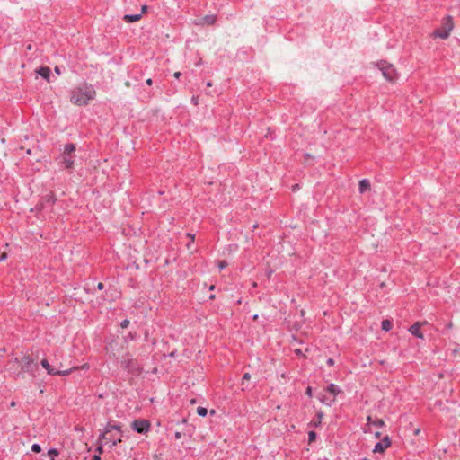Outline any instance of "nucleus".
I'll return each mask as SVG.
<instances>
[{"mask_svg": "<svg viewBox=\"0 0 460 460\" xmlns=\"http://www.w3.org/2000/svg\"><path fill=\"white\" fill-rule=\"evenodd\" d=\"M15 360L19 363L21 367V372L17 375L18 376H22V373L24 372L35 376V372L38 370V365L34 363L33 359L30 356H23L20 360L16 358Z\"/></svg>", "mask_w": 460, "mask_h": 460, "instance_id": "nucleus-2", "label": "nucleus"}, {"mask_svg": "<svg viewBox=\"0 0 460 460\" xmlns=\"http://www.w3.org/2000/svg\"><path fill=\"white\" fill-rule=\"evenodd\" d=\"M362 460H368L367 458H363Z\"/></svg>", "mask_w": 460, "mask_h": 460, "instance_id": "nucleus-51", "label": "nucleus"}, {"mask_svg": "<svg viewBox=\"0 0 460 460\" xmlns=\"http://www.w3.org/2000/svg\"><path fill=\"white\" fill-rule=\"evenodd\" d=\"M298 188H299V185H298V184H295V185H293L292 190H297Z\"/></svg>", "mask_w": 460, "mask_h": 460, "instance_id": "nucleus-43", "label": "nucleus"}, {"mask_svg": "<svg viewBox=\"0 0 460 460\" xmlns=\"http://www.w3.org/2000/svg\"><path fill=\"white\" fill-rule=\"evenodd\" d=\"M197 413L201 417H205L208 414V410L204 407H198Z\"/></svg>", "mask_w": 460, "mask_h": 460, "instance_id": "nucleus-20", "label": "nucleus"}, {"mask_svg": "<svg viewBox=\"0 0 460 460\" xmlns=\"http://www.w3.org/2000/svg\"><path fill=\"white\" fill-rule=\"evenodd\" d=\"M391 446V439L389 436H385L379 442L375 445V453H384Z\"/></svg>", "mask_w": 460, "mask_h": 460, "instance_id": "nucleus-7", "label": "nucleus"}, {"mask_svg": "<svg viewBox=\"0 0 460 460\" xmlns=\"http://www.w3.org/2000/svg\"><path fill=\"white\" fill-rule=\"evenodd\" d=\"M7 258V254L5 252H3L0 255V261H4Z\"/></svg>", "mask_w": 460, "mask_h": 460, "instance_id": "nucleus-32", "label": "nucleus"}, {"mask_svg": "<svg viewBox=\"0 0 460 460\" xmlns=\"http://www.w3.org/2000/svg\"><path fill=\"white\" fill-rule=\"evenodd\" d=\"M150 422L145 419H137L131 423L132 429L139 434H146L150 430Z\"/></svg>", "mask_w": 460, "mask_h": 460, "instance_id": "nucleus-6", "label": "nucleus"}, {"mask_svg": "<svg viewBox=\"0 0 460 460\" xmlns=\"http://www.w3.org/2000/svg\"><path fill=\"white\" fill-rule=\"evenodd\" d=\"M187 236H188L189 238H190V241H191V242H193V241H194V239H195V234H193L188 233V234H187Z\"/></svg>", "mask_w": 460, "mask_h": 460, "instance_id": "nucleus-33", "label": "nucleus"}, {"mask_svg": "<svg viewBox=\"0 0 460 460\" xmlns=\"http://www.w3.org/2000/svg\"><path fill=\"white\" fill-rule=\"evenodd\" d=\"M217 21V16L213 14L205 15L198 22L199 25H213Z\"/></svg>", "mask_w": 460, "mask_h": 460, "instance_id": "nucleus-11", "label": "nucleus"}, {"mask_svg": "<svg viewBox=\"0 0 460 460\" xmlns=\"http://www.w3.org/2000/svg\"><path fill=\"white\" fill-rule=\"evenodd\" d=\"M96 451L99 455L102 454L103 453V447H102V444H100L97 448H96Z\"/></svg>", "mask_w": 460, "mask_h": 460, "instance_id": "nucleus-28", "label": "nucleus"}, {"mask_svg": "<svg viewBox=\"0 0 460 460\" xmlns=\"http://www.w3.org/2000/svg\"><path fill=\"white\" fill-rule=\"evenodd\" d=\"M41 366L47 370L49 375L52 376H66L72 372V369L65 370V371H57L53 367H50L47 359L41 360Z\"/></svg>", "mask_w": 460, "mask_h": 460, "instance_id": "nucleus-8", "label": "nucleus"}, {"mask_svg": "<svg viewBox=\"0 0 460 460\" xmlns=\"http://www.w3.org/2000/svg\"><path fill=\"white\" fill-rule=\"evenodd\" d=\"M379 69L382 71L383 76L389 82H395L398 78V74L392 64L382 61L377 64Z\"/></svg>", "mask_w": 460, "mask_h": 460, "instance_id": "nucleus-5", "label": "nucleus"}, {"mask_svg": "<svg viewBox=\"0 0 460 460\" xmlns=\"http://www.w3.org/2000/svg\"><path fill=\"white\" fill-rule=\"evenodd\" d=\"M210 290H214V286L213 285L210 287Z\"/></svg>", "mask_w": 460, "mask_h": 460, "instance_id": "nucleus-49", "label": "nucleus"}, {"mask_svg": "<svg viewBox=\"0 0 460 460\" xmlns=\"http://www.w3.org/2000/svg\"><path fill=\"white\" fill-rule=\"evenodd\" d=\"M409 331L412 335H414L420 339H423V334L420 332V323H416L413 325H411Z\"/></svg>", "mask_w": 460, "mask_h": 460, "instance_id": "nucleus-12", "label": "nucleus"}, {"mask_svg": "<svg viewBox=\"0 0 460 460\" xmlns=\"http://www.w3.org/2000/svg\"><path fill=\"white\" fill-rule=\"evenodd\" d=\"M46 202L49 203L50 205L54 204L55 199L53 194H48L42 198V201L40 204L41 208L46 206Z\"/></svg>", "mask_w": 460, "mask_h": 460, "instance_id": "nucleus-15", "label": "nucleus"}, {"mask_svg": "<svg viewBox=\"0 0 460 460\" xmlns=\"http://www.w3.org/2000/svg\"><path fill=\"white\" fill-rule=\"evenodd\" d=\"M323 417V413L322 411H319V412L317 413V420H318V421L315 423V426H316L318 423H320V422H321V420H322Z\"/></svg>", "mask_w": 460, "mask_h": 460, "instance_id": "nucleus-27", "label": "nucleus"}, {"mask_svg": "<svg viewBox=\"0 0 460 460\" xmlns=\"http://www.w3.org/2000/svg\"><path fill=\"white\" fill-rule=\"evenodd\" d=\"M146 84L151 85V84H152V83H153V81H152V79H151V78H148V79L146 81Z\"/></svg>", "mask_w": 460, "mask_h": 460, "instance_id": "nucleus-41", "label": "nucleus"}, {"mask_svg": "<svg viewBox=\"0 0 460 460\" xmlns=\"http://www.w3.org/2000/svg\"><path fill=\"white\" fill-rule=\"evenodd\" d=\"M112 430H116L119 433H121V425L120 424H112L111 422L107 423L106 427L104 428V431L100 435L99 440H103L106 438V435L111 433Z\"/></svg>", "mask_w": 460, "mask_h": 460, "instance_id": "nucleus-9", "label": "nucleus"}, {"mask_svg": "<svg viewBox=\"0 0 460 460\" xmlns=\"http://www.w3.org/2000/svg\"><path fill=\"white\" fill-rule=\"evenodd\" d=\"M187 248H188V249H190V243H188V244H187Z\"/></svg>", "mask_w": 460, "mask_h": 460, "instance_id": "nucleus-48", "label": "nucleus"}, {"mask_svg": "<svg viewBox=\"0 0 460 460\" xmlns=\"http://www.w3.org/2000/svg\"><path fill=\"white\" fill-rule=\"evenodd\" d=\"M327 364H328L329 366H332V365L334 364V360H333V358H328V359H327Z\"/></svg>", "mask_w": 460, "mask_h": 460, "instance_id": "nucleus-34", "label": "nucleus"}, {"mask_svg": "<svg viewBox=\"0 0 460 460\" xmlns=\"http://www.w3.org/2000/svg\"><path fill=\"white\" fill-rule=\"evenodd\" d=\"M207 86H208V87L212 86V83L211 82H208L207 83Z\"/></svg>", "mask_w": 460, "mask_h": 460, "instance_id": "nucleus-45", "label": "nucleus"}, {"mask_svg": "<svg viewBox=\"0 0 460 460\" xmlns=\"http://www.w3.org/2000/svg\"><path fill=\"white\" fill-rule=\"evenodd\" d=\"M453 27L454 22L452 18L450 16H447L444 19L441 27H439L433 32V36L443 40L447 39L449 37L451 31L453 30Z\"/></svg>", "mask_w": 460, "mask_h": 460, "instance_id": "nucleus-4", "label": "nucleus"}, {"mask_svg": "<svg viewBox=\"0 0 460 460\" xmlns=\"http://www.w3.org/2000/svg\"><path fill=\"white\" fill-rule=\"evenodd\" d=\"M92 460H101V457L99 455H94Z\"/></svg>", "mask_w": 460, "mask_h": 460, "instance_id": "nucleus-40", "label": "nucleus"}, {"mask_svg": "<svg viewBox=\"0 0 460 460\" xmlns=\"http://www.w3.org/2000/svg\"><path fill=\"white\" fill-rule=\"evenodd\" d=\"M174 437L176 439H180L181 438V433L177 431L175 432Z\"/></svg>", "mask_w": 460, "mask_h": 460, "instance_id": "nucleus-35", "label": "nucleus"}, {"mask_svg": "<svg viewBox=\"0 0 460 460\" xmlns=\"http://www.w3.org/2000/svg\"><path fill=\"white\" fill-rule=\"evenodd\" d=\"M96 92L93 85L82 84L71 91L70 101L79 106L86 105L95 98Z\"/></svg>", "mask_w": 460, "mask_h": 460, "instance_id": "nucleus-1", "label": "nucleus"}, {"mask_svg": "<svg viewBox=\"0 0 460 460\" xmlns=\"http://www.w3.org/2000/svg\"><path fill=\"white\" fill-rule=\"evenodd\" d=\"M38 74L43 78L49 81V77L50 75V69L47 66H41L37 70Z\"/></svg>", "mask_w": 460, "mask_h": 460, "instance_id": "nucleus-16", "label": "nucleus"}, {"mask_svg": "<svg viewBox=\"0 0 460 460\" xmlns=\"http://www.w3.org/2000/svg\"><path fill=\"white\" fill-rule=\"evenodd\" d=\"M375 436H376V438H380L381 434H380V432H376Z\"/></svg>", "mask_w": 460, "mask_h": 460, "instance_id": "nucleus-44", "label": "nucleus"}, {"mask_svg": "<svg viewBox=\"0 0 460 460\" xmlns=\"http://www.w3.org/2000/svg\"><path fill=\"white\" fill-rule=\"evenodd\" d=\"M75 144L69 143L65 145L63 153L61 155V163L64 164L65 168L70 169L73 167L75 162Z\"/></svg>", "mask_w": 460, "mask_h": 460, "instance_id": "nucleus-3", "label": "nucleus"}, {"mask_svg": "<svg viewBox=\"0 0 460 460\" xmlns=\"http://www.w3.org/2000/svg\"><path fill=\"white\" fill-rule=\"evenodd\" d=\"M51 460H55V457H51Z\"/></svg>", "mask_w": 460, "mask_h": 460, "instance_id": "nucleus-50", "label": "nucleus"}, {"mask_svg": "<svg viewBox=\"0 0 460 460\" xmlns=\"http://www.w3.org/2000/svg\"><path fill=\"white\" fill-rule=\"evenodd\" d=\"M370 189V182L367 179H363L359 181L358 190L360 193H364L366 190Z\"/></svg>", "mask_w": 460, "mask_h": 460, "instance_id": "nucleus-14", "label": "nucleus"}, {"mask_svg": "<svg viewBox=\"0 0 460 460\" xmlns=\"http://www.w3.org/2000/svg\"><path fill=\"white\" fill-rule=\"evenodd\" d=\"M48 455L50 457H55V456H57L58 455V451L56 448H51V449L49 450Z\"/></svg>", "mask_w": 460, "mask_h": 460, "instance_id": "nucleus-23", "label": "nucleus"}, {"mask_svg": "<svg viewBox=\"0 0 460 460\" xmlns=\"http://www.w3.org/2000/svg\"><path fill=\"white\" fill-rule=\"evenodd\" d=\"M312 387L311 386H308L305 390V394L308 395L309 397L312 396Z\"/></svg>", "mask_w": 460, "mask_h": 460, "instance_id": "nucleus-29", "label": "nucleus"}, {"mask_svg": "<svg viewBox=\"0 0 460 460\" xmlns=\"http://www.w3.org/2000/svg\"><path fill=\"white\" fill-rule=\"evenodd\" d=\"M31 450L34 452V453H40L41 451V447L39 444H33L31 446Z\"/></svg>", "mask_w": 460, "mask_h": 460, "instance_id": "nucleus-24", "label": "nucleus"}, {"mask_svg": "<svg viewBox=\"0 0 460 460\" xmlns=\"http://www.w3.org/2000/svg\"><path fill=\"white\" fill-rule=\"evenodd\" d=\"M372 424L377 428H381L385 425V422L383 420L377 419V420L372 421Z\"/></svg>", "mask_w": 460, "mask_h": 460, "instance_id": "nucleus-21", "label": "nucleus"}, {"mask_svg": "<svg viewBox=\"0 0 460 460\" xmlns=\"http://www.w3.org/2000/svg\"><path fill=\"white\" fill-rule=\"evenodd\" d=\"M250 378H251V375L249 373L243 374V379H242V385H243L244 382L250 380Z\"/></svg>", "mask_w": 460, "mask_h": 460, "instance_id": "nucleus-25", "label": "nucleus"}, {"mask_svg": "<svg viewBox=\"0 0 460 460\" xmlns=\"http://www.w3.org/2000/svg\"><path fill=\"white\" fill-rule=\"evenodd\" d=\"M226 266H227V263H226L225 261H220V262L218 263V267H219L220 269H224V268H226Z\"/></svg>", "mask_w": 460, "mask_h": 460, "instance_id": "nucleus-30", "label": "nucleus"}, {"mask_svg": "<svg viewBox=\"0 0 460 460\" xmlns=\"http://www.w3.org/2000/svg\"><path fill=\"white\" fill-rule=\"evenodd\" d=\"M97 288H98V289H99V290H102V289H103L104 285H103L102 282H100V283L98 284Z\"/></svg>", "mask_w": 460, "mask_h": 460, "instance_id": "nucleus-39", "label": "nucleus"}, {"mask_svg": "<svg viewBox=\"0 0 460 460\" xmlns=\"http://www.w3.org/2000/svg\"><path fill=\"white\" fill-rule=\"evenodd\" d=\"M316 438V433L314 431H309L308 432V441L309 443H312Z\"/></svg>", "mask_w": 460, "mask_h": 460, "instance_id": "nucleus-22", "label": "nucleus"}, {"mask_svg": "<svg viewBox=\"0 0 460 460\" xmlns=\"http://www.w3.org/2000/svg\"><path fill=\"white\" fill-rule=\"evenodd\" d=\"M147 10V6L146 5H143L142 8H141V13L143 14L144 13H146Z\"/></svg>", "mask_w": 460, "mask_h": 460, "instance_id": "nucleus-36", "label": "nucleus"}, {"mask_svg": "<svg viewBox=\"0 0 460 460\" xmlns=\"http://www.w3.org/2000/svg\"><path fill=\"white\" fill-rule=\"evenodd\" d=\"M326 391L329 392L330 394H332L333 396H336L337 394H339L341 393V389L335 384H330L327 386Z\"/></svg>", "mask_w": 460, "mask_h": 460, "instance_id": "nucleus-17", "label": "nucleus"}, {"mask_svg": "<svg viewBox=\"0 0 460 460\" xmlns=\"http://www.w3.org/2000/svg\"><path fill=\"white\" fill-rule=\"evenodd\" d=\"M370 421H371V417H370V416H368V417H367V422H370Z\"/></svg>", "mask_w": 460, "mask_h": 460, "instance_id": "nucleus-46", "label": "nucleus"}, {"mask_svg": "<svg viewBox=\"0 0 460 460\" xmlns=\"http://www.w3.org/2000/svg\"><path fill=\"white\" fill-rule=\"evenodd\" d=\"M128 325H129V321H128V319H125V320H123V321L120 323V326H121V328H123V329L127 328Z\"/></svg>", "mask_w": 460, "mask_h": 460, "instance_id": "nucleus-26", "label": "nucleus"}, {"mask_svg": "<svg viewBox=\"0 0 460 460\" xmlns=\"http://www.w3.org/2000/svg\"><path fill=\"white\" fill-rule=\"evenodd\" d=\"M105 439H106V440H109V441H111V447H114V446H116L118 443H120V442H121V438H112L111 437H107V436H106V438H105Z\"/></svg>", "mask_w": 460, "mask_h": 460, "instance_id": "nucleus-19", "label": "nucleus"}, {"mask_svg": "<svg viewBox=\"0 0 460 460\" xmlns=\"http://www.w3.org/2000/svg\"><path fill=\"white\" fill-rule=\"evenodd\" d=\"M27 49H31V45H28Z\"/></svg>", "mask_w": 460, "mask_h": 460, "instance_id": "nucleus-47", "label": "nucleus"}, {"mask_svg": "<svg viewBox=\"0 0 460 460\" xmlns=\"http://www.w3.org/2000/svg\"><path fill=\"white\" fill-rule=\"evenodd\" d=\"M121 367L125 369V370H128V372H134L135 370L137 369V363L134 359L132 358H127V359H123L121 361Z\"/></svg>", "mask_w": 460, "mask_h": 460, "instance_id": "nucleus-10", "label": "nucleus"}, {"mask_svg": "<svg viewBox=\"0 0 460 460\" xmlns=\"http://www.w3.org/2000/svg\"><path fill=\"white\" fill-rule=\"evenodd\" d=\"M392 326H393V324L389 320H384L382 322V329L384 331H386V332L390 331L392 329Z\"/></svg>", "mask_w": 460, "mask_h": 460, "instance_id": "nucleus-18", "label": "nucleus"}, {"mask_svg": "<svg viewBox=\"0 0 460 460\" xmlns=\"http://www.w3.org/2000/svg\"><path fill=\"white\" fill-rule=\"evenodd\" d=\"M319 399H320V401H321L322 402H323V403H326V404H328V405H330V404H331V402H327V398H326L325 396L320 397Z\"/></svg>", "mask_w": 460, "mask_h": 460, "instance_id": "nucleus-31", "label": "nucleus"}, {"mask_svg": "<svg viewBox=\"0 0 460 460\" xmlns=\"http://www.w3.org/2000/svg\"><path fill=\"white\" fill-rule=\"evenodd\" d=\"M191 101H192V102H193L194 104H196V105L198 104V97L193 96V97L191 98Z\"/></svg>", "mask_w": 460, "mask_h": 460, "instance_id": "nucleus-37", "label": "nucleus"}, {"mask_svg": "<svg viewBox=\"0 0 460 460\" xmlns=\"http://www.w3.org/2000/svg\"><path fill=\"white\" fill-rule=\"evenodd\" d=\"M55 72L59 75L61 73L60 72V68L58 66H56L55 67Z\"/></svg>", "mask_w": 460, "mask_h": 460, "instance_id": "nucleus-42", "label": "nucleus"}, {"mask_svg": "<svg viewBox=\"0 0 460 460\" xmlns=\"http://www.w3.org/2000/svg\"><path fill=\"white\" fill-rule=\"evenodd\" d=\"M181 72H175V73H174V75H173V76H174L175 78L179 79V78H180V76H181Z\"/></svg>", "mask_w": 460, "mask_h": 460, "instance_id": "nucleus-38", "label": "nucleus"}, {"mask_svg": "<svg viewBox=\"0 0 460 460\" xmlns=\"http://www.w3.org/2000/svg\"><path fill=\"white\" fill-rule=\"evenodd\" d=\"M142 17V13L137 14H125L123 16V21H125L128 23L135 22L137 21H139Z\"/></svg>", "mask_w": 460, "mask_h": 460, "instance_id": "nucleus-13", "label": "nucleus"}]
</instances>
